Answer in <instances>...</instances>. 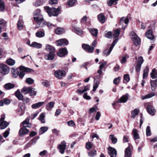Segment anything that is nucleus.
Instances as JSON below:
<instances>
[{"label":"nucleus","mask_w":157,"mask_h":157,"mask_svg":"<svg viewBox=\"0 0 157 157\" xmlns=\"http://www.w3.org/2000/svg\"><path fill=\"white\" fill-rule=\"evenodd\" d=\"M132 132L135 140H136L139 138V134L137 132V131L136 129H133L132 130Z\"/></svg>","instance_id":"32"},{"label":"nucleus","mask_w":157,"mask_h":157,"mask_svg":"<svg viewBox=\"0 0 157 157\" xmlns=\"http://www.w3.org/2000/svg\"><path fill=\"white\" fill-rule=\"evenodd\" d=\"M109 138L111 140L113 144H116L117 142V139L113 135H110L109 136Z\"/></svg>","instance_id":"44"},{"label":"nucleus","mask_w":157,"mask_h":157,"mask_svg":"<svg viewBox=\"0 0 157 157\" xmlns=\"http://www.w3.org/2000/svg\"><path fill=\"white\" fill-rule=\"evenodd\" d=\"M44 115L43 113L41 114L39 117V119L41 121L42 123H44L45 122V121L44 119Z\"/></svg>","instance_id":"51"},{"label":"nucleus","mask_w":157,"mask_h":157,"mask_svg":"<svg viewBox=\"0 0 157 157\" xmlns=\"http://www.w3.org/2000/svg\"><path fill=\"white\" fill-rule=\"evenodd\" d=\"M9 71V69L6 65L3 64L1 65L0 67V71L4 75L7 74Z\"/></svg>","instance_id":"12"},{"label":"nucleus","mask_w":157,"mask_h":157,"mask_svg":"<svg viewBox=\"0 0 157 157\" xmlns=\"http://www.w3.org/2000/svg\"><path fill=\"white\" fill-rule=\"evenodd\" d=\"M118 41V39H115L112 43L111 46L110 48L109 49H113V48L114 46L115 45V44H116V43Z\"/></svg>","instance_id":"60"},{"label":"nucleus","mask_w":157,"mask_h":157,"mask_svg":"<svg viewBox=\"0 0 157 157\" xmlns=\"http://www.w3.org/2000/svg\"><path fill=\"white\" fill-rule=\"evenodd\" d=\"M98 19L99 21L102 23L105 22V17L102 14H100L98 16Z\"/></svg>","instance_id":"35"},{"label":"nucleus","mask_w":157,"mask_h":157,"mask_svg":"<svg viewBox=\"0 0 157 157\" xmlns=\"http://www.w3.org/2000/svg\"><path fill=\"white\" fill-rule=\"evenodd\" d=\"M29 132V130L26 128H22L20 129L19 134L20 136H22L27 134Z\"/></svg>","instance_id":"15"},{"label":"nucleus","mask_w":157,"mask_h":157,"mask_svg":"<svg viewBox=\"0 0 157 157\" xmlns=\"http://www.w3.org/2000/svg\"><path fill=\"white\" fill-rule=\"evenodd\" d=\"M89 90V86L88 85L86 86H85L84 87L83 89L82 90H81L80 89H78L77 90V91L79 94H81L83 93L84 92H85L86 91Z\"/></svg>","instance_id":"25"},{"label":"nucleus","mask_w":157,"mask_h":157,"mask_svg":"<svg viewBox=\"0 0 157 157\" xmlns=\"http://www.w3.org/2000/svg\"><path fill=\"white\" fill-rule=\"evenodd\" d=\"M98 84L99 83L98 82H94L93 85V91H95L96 90L97 88L98 87Z\"/></svg>","instance_id":"63"},{"label":"nucleus","mask_w":157,"mask_h":157,"mask_svg":"<svg viewBox=\"0 0 157 157\" xmlns=\"http://www.w3.org/2000/svg\"><path fill=\"white\" fill-rule=\"evenodd\" d=\"M55 102L54 101H51L48 103L46 105V109L47 110L52 109L54 107Z\"/></svg>","instance_id":"29"},{"label":"nucleus","mask_w":157,"mask_h":157,"mask_svg":"<svg viewBox=\"0 0 157 157\" xmlns=\"http://www.w3.org/2000/svg\"><path fill=\"white\" fill-rule=\"evenodd\" d=\"M150 75L151 78L154 79L157 77V71L155 68H154L152 71L150 73Z\"/></svg>","instance_id":"26"},{"label":"nucleus","mask_w":157,"mask_h":157,"mask_svg":"<svg viewBox=\"0 0 157 157\" xmlns=\"http://www.w3.org/2000/svg\"><path fill=\"white\" fill-rule=\"evenodd\" d=\"M132 148V146L129 145L128 147L126 148L125 151V157H131V149Z\"/></svg>","instance_id":"14"},{"label":"nucleus","mask_w":157,"mask_h":157,"mask_svg":"<svg viewBox=\"0 0 157 157\" xmlns=\"http://www.w3.org/2000/svg\"><path fill=\"white\" fill-rule=\"evenodd\" d=\"M108 154L110 157H116L117 151L114 148L110 147L108 148Z\"/></svg>","instance_id":"9"},{"label":"nucleus","mask_w":157,"mask_h":157,"mask_svg":"<svg viewBox=\"0 0 157 157\" xmlns=\"http://www.w3.org/2000/svg\"><path fill=\"white\" fill-rule=\"evenodd\" d=\"M23 128H25L26 127H30V124L29 123V120L26 118L24 121L22 122Z\"/></svg>","instance_id":"27"},{"label":"nucleus","mask_w":157,"mask_h":157,"mask_svg":"<svg viewBox=\"0 0 157 157\" xmlns=\"http://www.w3.org/2000/svg\"><path fill=\"white\" fill-rule=\"evenodd\" d=\"M89 30L91 34L94 36H96L98 33V30L96 29L90 28Z\"/></svg>","instance_id":"34"},{"label":"nucleus","mask_w":157,"mask_h":157,"mask_svg":"<svg viewBox=\"0 0 157 157\" xmlns=\"http://www.w3.org/2000/svg\"><path fill=\"white\" fill-rule=\"evenodd\" d=\"M55 33L57 34H61L64 33V30L61 28H58L55 30Z\"/></svg>","instance_id":"39"},{"label":"nucleus","mask_w":157,"mask_h":157,"mask_svg":"<svg viewBox=\"0 0 157 157\" xmlns=\"http://www.w3.org/2000/svg\"><path fill=\"white\" fill-rule=\"evenodd\" d=\"M55 56V54L54 52L51 51L44 56V58L47 60H52L54 59Z\"/></svg>","instance_id":"10"},{"label":"nucleus","mask_w":157,"mask_h":157,"mask_svg":"<svg viewBox=\"0 0 157 157\" xmlns=\"http://www.w3.org/2000/svg\"><path fill=\"white\" fill-rule=\"evenodd\" d=\"M41 83L43 85L46 87H48L50 85V82L48 80L42 82Z\"/></svg>","instance_id":"50"},{"label":"nucleus","mask_w":157,"mask_h":157,"mask_svg":"<svg viewBox=\"0 0 157 157\" xmlns=\"http://www.w3.org/2000/svg\"><path fill=\"white\" fill-rule=\"evenodd\" d=\"M146 36L148 39L153 40L154 38V35L153 34L152 31L151 30H149L146 33Z\"/></svg>","instance_id":"18"},{"label":"nucleus","mask_w":157,"mask_h":157,"mask_svg":"<svg viewBox=\"0 0 157 157\" xmlns=\"http://www.w3.org/2000/svg\"><path fill=\"white\" fill-rule=\"evenodd\" d=\"M11 72L12 73L13 76L16 78L18 76L19 74V71L17 70H15L13 68L11 70Z\"/></svg>","instance_id":"38"},{"label":"nucleus","mask_w":157,"mask_h":157,"mask_svg":"<svg viewBox=\"0 0 157 157\" xmlns=\"http://www.w3.org/2000/svg\"><path fill=\"white\" fill-rule=\"evenodd\" d=\"M155 95V94L154 93H151L146 95L145 96H142V98L143 100H144L146 99L150 98Z\"/></svg>","instance_id":"37"},{"label":"nucleus","mask_w":157,"mask_h":157,"mask_svg":"<svg viewBox=\"0 0 157 157\" xmlns=\"http://www.w3.org/2000/svg\"><path fill=\"white\" fill-rule=\"evenodd\" d=\"M44 9L49 16H57L59 13L61 7L60 6L57 9L55 8H51L48 6H45Z\"/></svg>","instance_id":"2"},{"label":"nucleus","mask_w":157,"mask_h":157,"mask_svg":"<svg viewBox=\"0 0 157 157\" xmlns=\"http://www.w3.org/2000/svg\"><path fill=\"white\" fill-rule=\"evenodd\" d=\"M140 112L139 110L137 109H135L131 112V117L134 119L135 117Z\"/></svg>","instance_id":"28"},{"label":"nucleus","mask_w":157,"mask_h":157,"mask_svg":"<svg viewBox=\"0 0 157 157\" xmlns=\"http://www.w3.org/2000/svg\"><path fill=\"white\" fill-rule=\"evenodd\" d=\"M15 95L19 100H22L23 99V96L19 90H17L15 92Z\"/></svg>","instance_id":"33"},{"label":"nucleus","mask_w":157,"mask_h":157,"mask_svg":"<svg viewBox=\"0 0 157 157\" xmlns=\"http://www.w3.org/2000/svg\"><path fill=\"white\" fill-rule=\"evenodd\" d=\"M83 49H91V47L89 45L86 44H83L82 45Z\"/></svg>","instance_id":"55"},{"label":"nucleus","mask_w":157,"mask_h":157,"mask_svg":"<svg viewBox=\"0 0 157 157\" xmlns=\"http://www.w3.org/2000/svg\"><path fill=\"white\" fill-rule=\"evenodd\" d=\"M37 140V139L36 137H35L33 139L31 140L29 143L31 145H34L35 144Z\"/></svg>","instance_id":"61"},{"label":"nucleus","mask_w":157,"mask_h":157,"mask_svg":"<svg viewBox=\"0 0 157 157\" xmlns=\"http://www.w3.org/2000/svg\"><path fill=\"white\" fill-rule=\"evenodd\" d=\"M48 128L47 127H41L39 130L40 134H42L47 131Z\"/></svg>","instance_id":"36"},{"label":"nucleus","mask_w":157,"mask_h":157,"mask_svg":"<svg viewBox=\"0 0 157 157\" xmlns=\"http://www.w3.org/2000/svg\"><path fill=\"white\" fill-rule=\"evenodd\" d=\"M6 63L8 65L10 66H13L15 64V62L14 60L10 58L9 59L7 60Z\"/></svg>","instance_id":"41"},{"label":"nucleus","mask_w":157,"mask_h":157,"mask_svg":"<svg viewBox=\"0 0 157 157\" xmlns=\"http://www.w3.org/2000/svg\"><path fill=\"white\" fill-rule=\"evenodd\" d=\"M36 91L35 90V89L32 87L30 90L29 93L30 96H35L36 95Z\"/></svg>","instance_id":"45"},{"label":"nucleus","mask_w":157,"mask_h":157,"mask_svg":"<svg viewBox=\"0 0 157 157\" xmlns=\"http://www.w3.org/2000/svg\"><path fill=\"white\" fill-rule=\"evenodd\" d=\"M42 45L41 44L34 42L32 43L30 46L35 48H40L42 47Z\"/></svg>","instance_id":"30"},{"label":"nucleus","mask_w":157,"mask_h":157,"mask_svg":"<svg viewBox=\"0 0 157 157\" xmlns=\"http://www.w3.org/2000/svg\"><path fill=\"white\" fill-rule=\"evenodd\" d=\"M5 117V116L4 115H1L0 120V128L1 129L5 128L9 124L8 122L4 121Z\"/></svg>","instance_id":"6"},{"label":"nucleus","mask_w":157,"mask_h":157,"mask_svg":"<svg viewBox=\"0 0 157 157\" xmlns=\"http://www.w3.org/2000/svg\"><path fill=\"white\" fill-rule=\"evenodd\" d=\"M15 86L14 84L10 83H6L4 86V88L6 90H10L14 88Z\"/></svg>","instance_id":"23"},{"label":"nucleus","mask_w":157,"mask_h":157,"mask_svg":"<svg viewBox=\"0 0 157 157\" xmlns=\"http://www.w3.org/2000/svg\"><path fill=\"white\" fill-rule=\"evenodd\" d=\"M97 106H95L92 108L90 109L89 113H93L97 110Z\"/></svg>","instance_id":"62"},{"label":"nucleus","mask_w":157,"mask_h":157,"mask_svg":"<svg viewBox=\"0 0 157 157\" xmlns=\"http://www.w3.org/2000/svg\"><path fill=\"white\" fill-rule=\"evenodd\" d=\"M68 44V40L66 39H61L56 42V44L57 46L67 45Z\"/></svg>","instance_id":"8"},{"label":"nucleus","mask_w":157,"mask_h":157,"mask_svg":"<svg viewBox=\"0 0 157 157\" xmlns=\"http://www.w3.org/2000/svg\"><path fill=\"white\" fill-rule=\"evenodd\" d=\"M118 1V0H109L107 2L109 6H110L113 4L115 3V4H116V2Z\"/></svg>","instance_id":"56"},{"label":"nucleus","mask_w":157,"mask_h":157,"mask_svg":"<svg viewBox=\"0 0 157 157\" xmlns=\"http://www.w3.org/2000/svg\"><path fill=\"white\" fill-rule=\"evenodd\" d=\"M105 36L108 38H111L113 36L112 33L111 32H109L105 34Z\"/></svg>","instance_id":"59"},{"label":"nucleus","mask_w":157,"mask_h":157,"mask_svg":"<svg viewBox=\"0 0 157 157\" xmlns=\"http://www.w3.org/2000/svg\"><path fill=\"white\" fill-rule=\"evenodd\" d=\"M144 62V59L142 57L140 56L138 57L136 67V71L137 72L140 71L142 64Z\"/></svg>","instance_id":"7"},{"label":"nucleus","mask_w":157,"mask_h":157,"mask_svg":"<svg viewBox=\"0 0 157 157\" xmlns=\"http://www.w3.org/2000/svg\"><path fill=\"white\" fill-rule=\"evenodd\" d=\"M128 94H126L122 96L121 98L119 100V101L120 102L125 103L128 100Z\"/></svg>","instance_id":"21"},{"label":"nucleus","mask_w":157,"mask_h":157,"mask_svg":"<svg viewBox=\"0 0 157 157\" xmlns=\"http://www.w3.org/2000/svg\"><path fill=\"white\" fill-rule=\"evenodd\" d=\"M44 32L42 31H38L36 33V36L40 38L44 37Z\"/></svg>","instance_id":"40"},{"label":"nucleus","mask_w":157,"mask_h":157,"mask_svg":"<svg viewBox=\"0 0 157 157\" xmlns=\"http://www.w3.org/2000/svg\"><path fill=\"white\" fill-rule=\"evenodd\" d=\"M88 154L90 157H94L96 154V151L95 150L91 151L88 152Z\"/></svg>","instance_id":"42"},{"label":"nucleus","mask_w":157,"mask_h":157,"mask_svg":"<svg viewBox=\"0 0 157 157\" xmlns=\"http://www.w3.org/2000/svg\"><path fill=\"white\" fill-rule=\"evenodd\" d=\"M67 50H59L57 53V55L60 57H63L67 55Z\"/></svg>","instance_id":"16"},{"label":"nucleus","mask_w":157,"mask_h":157,"mask_svg":"<svg viewBox=\"0 0 157 157\" xmlns=\"http://www.w3.org/2000/svg\"><path fill=\"white\" fill-rule=\"evenodd\" d=\"M146 135L147 136H150L151 135V132L150 129V127L149 126H148L146 129Z\"/></svg>","instance_id":"49"},{"label":"nucleus","mask_w":157,"mask_h":157,"mask_svg":"<svg viewBox=\"0 0 157 157\" xmlns=\"http://www.w3.org/2000/svg\"><path fill=\"white\" fill-rule=\"evenodd\" d=\"M147 109L149 113L152 115H154L155 112V110L152 106L150 105H148L147 107Z\"/></svg>","instance_id":"19"},{"label":"nucleus","mask_w":157,"mask_h":157,"mask_svg":"<svg viewBox=\"0 0 157 157\" xmlns=\"http://www.w3.org/2000/svg\"><path fill=\"white\" fill-rule=\"evenodd\" d=\"M22 17L20 16L18 21L17 27L19 30H21L23 28V22L22 21Z\"/></svg>","instance_id":"17"},{"label":"nucleus","mask_w":157,"mask_h":157,"mask_svg":"<svg viewBox=\"0 0 157 157\" xmlns=\"http://www.w3.org/2000/svg\"><path fill=\"white\" fill-rule=\"evenodd\" d=\"M32 87H25L21 90V92L24 93L25 94L29 93L30 90H31Z\"/></svg>","instance_id":"31"},{"label":"nucleus","mask_w":157,"mask_h":157,"mask_svg":"<svg viewBox=\"0 0 157 157\" xmlns=\"http://www.w3.org/2000/svg\"><path fill=\"white\" fill-rule=\"evenodd\" d=\"M124 80L127 82H128L130 80V77L128 74H125L124 76Z\"/></svg>","instance_id":"58"},{"label":"nucleus","mask_w":157,"mask_h":157,"mask_svg":"<svg viewBox=\"0 0 157 157\" xmlns=\"http://www.w3.org/2000/svg\"><path fill=\"white\" fill-rule=\"evenodd\" d=\"M150 84L151 88L152 91L155 90L157 87V81L156 80H151Z\"/></svg>","instance_id":"22"},{"label":"nucleus","mask_w":157,"mask_h":157,"mask_svg":"<svg viewBox=\"0 0 157 157\" xmlns=\"http://www.w3.org/2000/svg\"><path fill=\"white\" fill-rule=\"evenodd\" d=\"M10 103V100L5 98L0 101V106H3L4 105H8Z\"/></svg>","instance_id":"20"},{"label":"nucleus","mask_w":157,"mask_h":157,"mask_svg":"<svg viewBox=\"0 0 157 157\" xmlns=\"http://www.w3.org/2000/svg\"><path fill=\"white\" fill-rule=\"evenodd\" d=\"M44 102H40L32 105V107L33 109H36L42 106L44 104Z\"/></svg>","instance_id":"24"},{"label":"nucleus","mask_w":157,"mask_h":157,"mask_svg":"<svg viewBox=\"0 0 157 157\" xmlns=\"http://www.w3.org/2000/svg\"><path fill=\"white\" fill-rule=\"evenodd\" d=\"M34 20L36 23V28H38L44 27L45 24V22L42 15L40 13V10H37L34 12Z\"/></svg>","instance_id":"1"},{"label":"nucleus","mask_w":157,"mask_h":157,"mask_svg":"<svg viewBox=\"0 0 157 157\" xmlns=\"http://www.w3.org/2000/svg\"><path fill=\"white\" fill-rule=\"evenodd\" d=\"M75 32L79 35H81L82 33V31L79 29H76L75 30Z\"/></svg>","instance_id":"64"},{"label":"nucleus","mask_w":157,"mask_h":157,"mask_svg":"<svg viewBox=\"0 0 157 157\" xmlns=\"http://www.w3.org/2000/svg\"><path fill=\"white\" fill-rule=\"evenodd\" d=\"M128 19L127 17H123L120 19V23L121 25H122L123 23H124L126 24L125 25H122V29L124 30L125 29V27L127 26L126 25L128 24Z\"/></svg>","instance_id":"11"},{"label":"nucleus","mask_w":157,"mask_h":157,"mask_svg":"<svg viewBox=\"0 0 157 157\" xmlns=\"http://www.w3.org/2000/svg\"><path fill=\"white\" fill-rule=\"evenodd\" d=\"M21 71H19L18 75L21 78H22L25 75V73L24 71L30 72L31 71V69L29 68H26L23 66H21L19 67Z\"/></svg>","instance_id":"4"},{"label":"nucleus","mask_w":157,"mask_h":157,"mask_svg":"<svg viewBox=\"0 0 157 157\" xmlns=\"http://www.w3.org/2000/svg\"><path fill=\"white\" fill-rule=\"evenodd\" d=\"M93 146V144L91 142H89L86 143V147L87 149H89L92 147Z\"/></svg>","instance_id":"52"},{"label":"nucleus","mask_w":157,"mask_h":157,"mask_svg":"<svg viewBox=\"0 0 157 157\" xmlns=\"http://www.w3.org/2000/svg\"><path fill=\"white\" fill-rule=\"evenodd\" d=\"M112 50H104L103 51L104 56H107L109 55L111 52Z\"/></svg>","instance_id":"47"},{"label":"nucleus","mask_w":157,"mask_h":157,"mask_svg":"<svg viewBox=\"0 0 157 157\" xmlns=\"http://www.w3.org/2000/svg\"><path fill=\"white\" fill-rule=\"evenodd\" d=\"M76 2V0H69L67 2V4L70 7H72Z\"/></svg>","instance_id":"48"},{"label":"nucleus","mask_w":157,"mask_h":157,"mask_svg":"<svg viewBox=\"0 0 157 157\" xmlns=\"http://www.w3.org/2000/svg\"><path fill=\"white\" fill-rule=\"evenodd\" d=\"M121 80V77H118L114 79L113 82L115 85H118L120 83Z\"/></svg>","instance_id":"46"},{"label":"nucleus","mask_w":157,"mask_h":157,"mask_svg":"<svg viewBox=\"0 0 157 157\" xmlns=\"http://www.w3.org/2000/svg\"><path fill=\"white\" fill-rule=\"evenodd\" d=\"M5 8V6L3 1L0 0V10L2 11Z\"/></svg>","instance_id":"53"},{"label":"nucleus","mask_w":157,"mask_h":157,"mask_svg":"<svg viewBox=\"0 0 157 157\" xmlns=\"http://www.w3.org/2000/svg\"><path fill=\"white\" fill-rule=\"evenodd\" d=\"M42 4V3L40 0H36L33 2V5L36 7L41 5Z\"/></svg>","instance_id":"57"},{"label":"nucleus","mask_w":157,"mask_h":157,"mask_svg":"<svg viewBox=\"0 0 157 157\" xmlns=\"http://www.w3.org/2000/svg\"><path fill=\"white\" fill-rule=\"evenodd\" d=\"M121 32L120 30L119 29H117L114 31V34L113 35L114 38H115L118 37Z\"/></svg>","instance_id":"43"},{"label":"nucleus","mask_w":157,"mask_h":157,"mask_svg":"<svg viewBox=\"0 0 157 157\" xmlns=\"http://www.w3.org/2000/svg\"><path fill=\"white\" fill-rule=\"evenodd\" d=\"M65 74V72L63 71H57L55 72L54 75L56 78H60L64 75Z\"/></svg>","instance_id":"13"},{"label":"nucleus","mask_w":157,"mask_h":157,"mask_svg":"<svg viewBox=\"0 0 157 157\" xmlns=\"http://www.w3.org/2000/svg\"><path fill=\"white\" fill-rule=\"evenodd\" d=\"M66 142L65 141L63 140L61 141L60 144H59L57 147V149L62 154H64L65 150L67 145Z\"/></svg>","instance_id":"5"},{"label":"nucleus","mask_w":157,"mask_h":157,"mask_svg":"<svg viewBox=\"0 0 157 157\" xmlns=\"http://www.w3.org/2000/svg\"><path fill=\"white\" fill-rule=\"evenodd\" d=\"M34 80L31 78H29L26 79V82L29 84H31L34 82Z\"/></svg>","instance_id":"54"},{"label":"nucleus","mask_w":157,"mask_h":157,"mask_svg":"<svg viewBox=\"0 0 157 157\" xmlns=\"http://www.w3.org/2000/svg\"><path fill=\"white\" fill-rule=\"evenodd\" d=\"M130 37L136 46L139 45L140 43V39L134 32L132 31L130 33Z\"/></svg>","instance_id":"3"}]
</instances>
